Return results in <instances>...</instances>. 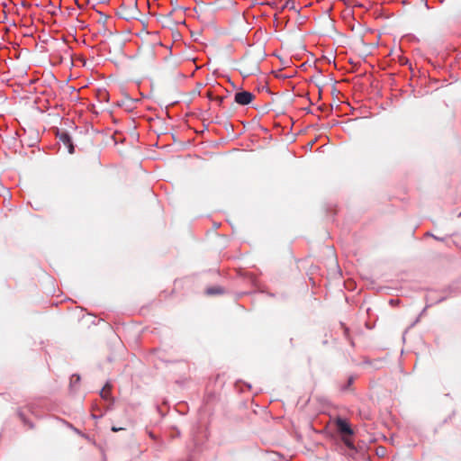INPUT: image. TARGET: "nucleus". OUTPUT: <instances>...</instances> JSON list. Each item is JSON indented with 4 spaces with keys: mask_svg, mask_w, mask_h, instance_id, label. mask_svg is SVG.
<instances>
[{
    "mask_svg": "<svg viewBox=\"0 0 461 461\" xmlns=\"http://www.w3.org/2000/svg\"><path fill=\"white\" fill-rule=\"evenodd\" d=\"M255 98L254 94L249 91L237 92L234 96L235 102L240 105H248Z\"/></svg>",
    "mask_w": 461,
    "mask_h": 461,
    "instance_id": "obj_1",
    "label": "nucleus"
},
{
    "mask_svg": "<svg viewBox=\"0 0 461 461\" xmlns=\"http://www.w3.org/2000/svg\"><path fill=\"white\" fill-rule=\"evenodd\" d=\"M337 427H338V429L339 430V432H341L343 434H347V435L353 434L352 429L350 428L349 424L345 420L339 419L337 420Z\"/></svg>",
    "mask_w": 461,
    "mask_h": 461,
    "instance_id": "obj_2",
    "label": "nucleus"
},
{
    "mask_svg": "<svg viewBox=\"0 0 461 461\" xmlns=\"http://www.w3.org/2000/svg\"><path fill=\"white\" fill-rule=\"evenodd\" d=\"M59 140L63 142L65 146H67L68 152L73 154L75 151L74 145L70 136L67 132H63L59 135Z\"/></svg>",
    "mask_w": 461,
    "mask_h": 461,
    "instance_id": "obj_3",
    "label": "nucleus"
},
{
    "mask_svg": "<svg viewBox=\"0 0 461 461\" xmlns=\"http://www.w3.org/2000/svg\"><path fill=\"white\" fill-rule=\"evenodd\" d=\"M111 389H112V385L109 382H107L104 386L102 388V390L100 391V396L104 399V400H110L111 399V396H110V392H111Z\"/></svg>",
    "mask_w": 461,
    "mask_h": 461,
    "instance_id": "obj_4",
    "label": "nucleus"
},
{
    "mask_svg": "<svg viewBox=\"0 0 461 461\" xmlns=\"http://www.w3.org/2000/svg\"><path fill=\"white\" fill-rule=\"evenodd\" d=\"M206 293H207L208 294H211V295H212V294H221V288H219V287L208 288V289L206 290Z\"/></svg>",
    "mask_w": 461,
    "mask_h": 461,
    "instance_id": "obj_5",
    "label": "nucleus"
},
{
    "mask_svg": "<svg viewBox=\"0 0 461 461\" xmlns=\"http://www.w3.org/2000/svg\"><path fill=\"white\" fill-rule=\"evenodd\" d=\"M74 379H75V381H76V382H79V380H80V376H79V375H73L71 376V381H74Z\"/></svg>",
    "mask_w": 461,
    "mask_h": 461,
    "instance_id": "obj_6",
    "label": "nucleus"
},
{
    "mask_svg": "<svg viewBox=\"0 0 461 461\" xmlns=\"http://www.w3.org/2000/svg\"><path fill=\"white\" fill-rule=\"evenodd\" d=\"M122 429H123V428H118V427H115V426L112 427V430L113 432H117V431H120V430H122Z\"/></svg>",
    "mask_w": 461,
    "mask_h": 461,
    "instance_id": "obj_7",
    "label": "nucleus"
},
{
    "mask_svg": "<svg viewBox=\"0 0 461 461\" xmlns=\"http://www.w3.org/2000/svg\"><path fill=\"white\" fill-rule=\"evenodd\" d=\"M102 416H103V413H100V414H95V413H93V414H92V417H93L94 419H99V418H100V417H102Z\"/></svg>",
    "mask_w": 461,
    "mask_h": 461,
    "instance_id": "obj_8",
    "label": "nucleus"
},
{
    "mask_svg": "<svg viewBox=\"0 0 461 461\" xmlns=\"http://www.w3.org/2000/svg\"><path fill=\"white\" fill-rule=\"evenodd\" d=\"M353 383V377H349L348 379V385L351 384Z\"/></svg>",
    "mask_w": 461,
    "mask_h": 461,
    "instance_id": "obj_9",
    "label": "nucleus"
}]
</instances>
